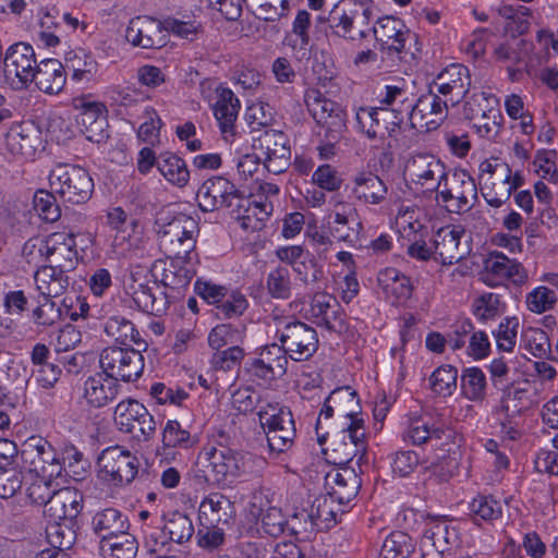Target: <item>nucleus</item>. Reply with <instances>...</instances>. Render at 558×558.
Segmentation results:
<instances>
[{
	"label": "nucleus",
	"mask_w": 558,
	"mask_h": 558,
	"mask_svg": "<svg viewBox=\"0 0 558 558\" xmlns=\"http://www.w3.org/2000/svg\"><path fill=\"white\" fill-rule=\"evenodd\" d=\"M333 218V225L330 227L332 235L339 241L353 242L362 229L353 204L338 201L335 204Z\"/></svg>",
	"instance_id": "obj_32"
},
{
	"label": "nucleus",
	"mask_w": 558,
	"mask_h": 558,
	"mask_svg": "<svg viewBox=\"0 0 558 558\" xmlns=\"http://www.w3.org/2000/svg\"><path fill=\"white\" fill-rule=\"evenodd\" d=\"M463 396L474 402L483 401L486 397V376L478 367H468L461 375Z\"/></svg>",
	"instance_id": "obj_46"
},
{
	"label": "nucleus",
	"mask_w": 558,
	"mask_h": 558,
	"mask_svg": "<svg viewBox=\"0 0 558 558\" xmlns=\"http://www.w3.org/2000/svg\"><path fill=\"white\" fill-rule=\"evenodd\" d=\"M197 444V438L182 428L178 421H168L162 430V450L169 454L168 450L173 448L190 449Z\"/></svg>",
	"instance_id": "obj_42"
},
{
	"label": "nucleus",
	"mask_w": 558,
	"mask_h": 558,
	"mask_svg": "<svg viewBox=\"0 0 558 558\" xmlns=\"http://www.w3.org/2000/svg\"><path fill=\"white\" fill-rule=\"evenodd\" d=\"M50 189L63 202L86 203L94 191V181L87 170L70 163H58L49 173Z\"/></svg>",
	"instance_id": "obj_4"
},
{
	"label": "nucleus",
	"mask_w": 558,
	"mask_h": 558,
	"mask_svg": "<svg viewBox=\"0 0 558 558\" xmlns=\"http://www.w3.org/2000/svg\"><path fill=\"white\" fill-rule=\"evenodd\" d=\"M39 135L32 128H21L9 137L11 149L26 158L33 157L39 144Z\"/></svg>",
	"instance_id": "obj_58"
},
{
	"label": "nucleus",
	"mask_w": 558,
	"mask_h": 558,
	"mask_svg": "<svg viewBox=\"0 0 558 558\" xmlns=\"http://www.w3.org/2000/svg\"><path fill=\"white\" fill-rule=\"evenodd\" d=\"M276 320V338L295 362L310 360L318 349L316 330L307 324L290 318L274 317Z\"/></svg>",
	"instance_id": "obj_5"
},
{
	"label": "nucleus",
	"mask_w": 558,
	"mask_h": 558,
	"mask_svg": "<svg viewBox=\"0 0 558 558\" xmlns=\"http://www.w3.org/2000/svg\"><path fill=\"white\" fill-rule=\"evenodd\" d=\"M463 235L464 229L460 226H445L435 232L433 236L434 252L444 265L456 264L469 254L468 245H461Z\"/></svg>",
	"instance_id": "obj_20"
},
{
	"label": "nucleus",
	"mask_w": 558,
	"mask_h": 558,
	"mask_svg": "<svg viewBox=\"0 0 558 558\" xmlns=\"http://www.w3.org/2000/svg\"><path fill=\"white\" fill-rule=\"evenodd\" d=\"M304 102L315 122L319 125L340 106L326 98L318 89L311 88L304 94Z\"/></svg>",
	"instance_id": "obj_55"
},
{
	"label": "nucleus",
	"mask_w": 558,
	"mask_h": 558,
	"mask_svg": "<svg viewBox=\"0 0 558 558\" xmlns=\"http://www.w3.org/2000/svg\"><path fill=\"white\" fill-rule=\"evenodd\" d=\"M125 38L135 47L159 49L167 44V32L163 22L149 16H137L131 20Z\"/></svg>",
	"instance_id": "obj_18"
},
{
	"label": "nucleus",
	"mask_w": 558,
	"mask_h": 558,
	"mask_svg": "<svg viewBox=\"0 0 558 558\" xmlns=\"http://www.w3.org/2000/svg\"><path fill=\"white\" fill-rule=\"evenodd\" d=\"M36 441L41 446V456L38 469H33L34 475L59 477L62 474L63 465L53 447L44 438H37Z\"/></svg>",
	"instance_id": "obj_57"
},
{
	"label": "nucleus",
	"mask_w": 558,
	"mask_h": 558,
	"mask_svg": "<svg viewBox=\"0 0 558 558\" xmlns=\"http://www.w3.org/2000/svg\"><path fill=\"white\" fill-rule=\"evenodd\" d=\"M496 422L499 424L501 433L507 435L509 439H517L520 435L518 418L521 416L520 410L512 407L499 404L493 412Z\"/></svg>",
	"instance_id": "obj_60"
},
{
	"label": "nucleus",
	"mask_w": 558,
	"mask_h": 558,
	"mask_svg": "<svg viewBox=\"0 0 558 558\" xmlns=\"http://www.w3.org/2000/svg\"><path fill=\"white\" fill-rule=\"evenodd\" d=\"M337 438L351 444L360 451L362 456H366L367 442H366V427L364 418H353L344 424L343 428L337 435Z\"/></svg>",
	"instance_id": "obj_59"
},
{
	"label": "nucleus",
	"mask_w": 558,
	"mask_h": 558,
	"mask_svg": "<svg viewBox=\"0 0 558 558\" xmlns=\"http://www.w3.org/2000/svg\"><path fill=\"white\" fill-rule=\"evenodd\" d=\"M451 436L452 432L449 428L435 425L423 417H413L403 434V439L414 446L429 444L438 448L442 445V439H449Z\"/></svg>",
	"instance_id": "obj_26"
},
{
	"label": "nucleus",
	"mask_w": 558,
	"mask_h": 558,
	"mask_svg": "<svg viewBox=\"0 0 558 558\" xmlns=\"http://www.w3.org/2000/svg\"><path fill=\"white\" fill-rule=\"evenodd\" d=\"M470 515L477 525L481 521L493 522L502 514V506L493 496L478 495L469 505Z\"/></svg>",
	"instance_id": "obj_45"
},
{
	"label": "nucleus",
	"mask_w": 558,
	"mask_h": 558,
	"mask_svg": "<svg viewBox=\"0 0 558 558\" xmlns=\"http://www.w3.org/2000/svg\"><path fill=\"white\" fill-rule=\"evenodd\" d=\"M120 388L116 380L104 373H97L85 380L84 398L90 407L99 409L113 401Z\"/></svg>",
	"instance_id": "obj_30"
},
{
	"label": "nucleus",
	"mask_w": 558,
	"mask_h": 558,
	"mask_svg": "<svg viewBox=\"0 0 558 558\" xmlns=\"http://www.w3.org/2000/svg\"><path fill=\"white\" fill-rule=\"evenodd\" d=\"M132 299L140 310L151 315H162L166 313L171 300L175 299L174 294L161 292L157 296L153 292V288L145 283H132L130 286Z\"/></svg>",
	"instance_id": "obj_34"
},
{
	"label": "nucleus",
	"mask_w": 558,
	"mask_h": 558,
	"mask_svg": "<svg viewBox=\"0 0 558 558\" xmlns=\"http://www.w3.org/2000/svg\"><path fill=\"white\" fill-rule=\"evenodd\" d=\"M56 193L39 190L34 195V207L40 218L48 222L57 221L61 216V209L57 204Z\"/></svg>",
	"instance_id": "obj_63"
},
{
	"label": "nucleus",
	"mask_w": 558,
	"mask_h": 558,
	"mask_svg": "<svg viewBox=\"0 0 558 558\" xmlns=\"http://www.w3.org/2000/svg\"><path fill=\"white\" fill-rule=\"evenodd\" d=\"M497 98L486 92H477L471 95L463 105V116L468 120H475L484 114H497Z\"/></svg>",
	"instance_id": "obj_48"
},
{
	"label": "nucleus",
	"mask_w": 558,
	"mask_h": 558,
	"mask_svg": "<svg viewBox=\"0 0 558 558\" xmlns=\"http://www.w3.org/2000/svg\"><path fill=\"white\" fill-rule=\"evenodd\" d=\"M386 183L372 171L357 172L352 179L351 194L365 205H378L386 199Z\"/></svg>",
	"instance_id": "obj_25"
},
{
	"label": "nucleus",
	"mask_w": 558,
	"mask_h": 558,
	"mask_svg": "<svg viewBox=\"0 0 558 558\" xmlns=\"http://www.w3.org/2000/svg\"><path fill=\"white\" fill-rule=\"evenodd\" d=\"M104 330L122 345H130V342L140 343V332L135 329L133 323L123 316L109 317L105 322Z\"/></svg>",
	"instance_id": "obj_43"
},
{
	"label": "nucleus",
	"mask_w": 558,
	"mask_h": 558,
	"mask_svg": "<svg viewBox=\"0 0 558 558\" xmlns=\"http://www.w3.org/2000/svg\"><path fill=\"white\" fill-rule=\"evenodd\" d=\"M310 315L314 322L330 331L341 330L345 324L341 317L340 304L328 293L317 292L310 304Z\"/></svg>",
	"instance_id": "obj_24"
},
{
	"label": "nucleus",
	"mask_w": 558,
	"mask_h": 558,
	"mask_svg": "<svg viewBox=\"0 0 558 558\" xmlns=\"http://www.w3.org/2000/svg\"><path fill=\"white\" fill-rule=\"evenodd\" d=\"M113 421L121 433L132 434L137 440L148 441L156 433L154 416L134 399H125L117 404Z\"/></svg>",
	"instance_id": "obj_9"
},
{
	"label": "nucleus",
	"mask_w": 558,
	"mask_h": 558,
	"mask_svg": "<svg viewBox=\"0 0 558 558\" xmlns=\"http://www.w3.org/2000/svg\"><path fill=\"white\" fill-rule=\"evenodd\" d=\"M163 530L168 538L178 544L190 541L194 534L192 520L185 513L179 511L169 514L163 523Z\"/></svg>",
	"instance_id": "obj_49"
},
{
	"label": "nucleus",
	"mask_w": 558,
	"mask_h": 558,
	"mask_svg": "<svg viewBox=\"0 0 558 558\" xmlns=\"http://www.w3.org/2000/svg\"><path fill=\"white\" fill-rule=\"evenodd\" d=\"M498 14L507 20L505 28L511 36L522 35L527 32L530 27V10L527 8L502 4L498 8Z\"/></svg>",
	"instance_id": "obj_50"
},
{
	"label": "nucleus",
	"mask_w": 558,
	"mask_h": 558,
	"mask_svg": "<svg viewBox=\"0 0 558 558\" xmlns=\"http://www.w3.org/2000/svg\"><path fill=\"white\" fill-rule=\"evenodd\" d=\"M240 196V191L230 180L214 175L198 187L196 201L203 211L211 213L222 207H232Z\"/></svg>",
	"instance_id": "obj_14"
},
{
	"label": "nucleus",
	"mask_w": 558,
	"mask_h": 558,
	"mask_svg": "<svg viewBox=\"0 0 558 558\" xmlns=\"http://www.w3.org/2000/svg\"><path fill=\"white\" fill-rule=\"evenodd\" d=\"M260 518L263 531L272 537H278L283 534L286 530L294 534L298 533L295 526L289 525L281 510L277 507H268Z\"/></svg>",
	"instance_id": "obj_62"
},
{
	"label": "nucleus",
	"mask_w": 558,
	"mask_h": 558,
	"mask_svg": "<svg viewBox=\"0 0 558 558\" xmlns=\"http://www.w3.org/2000/svg\"><path fill=\"white\" fill-rule=\"evenodd\" d=\"M372 33L385 48L398 53L404 51L405 41L410 37V32L405 29L403 22L393 16L377 19Z\"/></svg>",
	"instance_id": "obj_28"
},
{
	"label": "nucleus",
	"mask_w": 558,
	"mask_h": 558,
	"mask_svg": "<svg viewBox=\"0 0 558 558\" xmlns=\"http://www.w3.org/2000/svg\"><path fill=\"white\" fill-rule=\"evenodd\" d=\"M330 402L335 404L336 415L348 421L361 418L360 399L349 386L336 388L330 392Z\"/></svg>",
	"instance_id": "obj_39"
},
{
	"label": "nucleus",
	"mask_w": 558,
	"mask_h": 558,
	"mask_svg": "<svg viewBox=\"0 0 558 558\" xmlns=\"http://www.w3.org/2000/svg\"><path fill=\"white\" fill-rule=\"evenodd\" d=\"M266 289L274 299H290L292 295V280L289 269L283 266L271 269L266 278Z\"/></svg>",
	"instance_id": "obj_52"
},
{
	"label": "nucleus",
	"mask_w": 558,
	"mask_h": 558,
	"mask_svg": "<svg viewBox=\"0 0 558 558\" xmlns=\"http://www.w3.org/2000/svg\"><path fill=\"white\" fill-rule=\"evenodd\" d=\"M157 226L159 247L167 258L190 260L199 231L198 222L186 214L177 213L159 219Z\"/></svg>",
	"instance_id": "obj_2"
},
{
	"label": "nucleus",
	"mask_w": 558,
	"mask_h": 558,
	"mask_svg": "<svg viewBox=\"0 0 558 558\" xmlns=\"http://www.w3.org/2000/svg\"><path fill=\"white\" fill-rule=\"evenodd\" d=\"M378 281L387 293H391L398 301H405L411 298L413 287L410 278L396 268L389 267L381 270Z\"/></svg>",
	"instance_id": "obj_41"
},
{
	"label": "nucleus",
	"mask_w": 558,
	"mask_h": 558,
	"mask_svg": "<svg viewBox=\"0 0 558 558\" xmlns=\"http://www.w3.org/2000/svg\"><path fill=\"white\" fill-rule=\"evenodd\" d=\"M405 173L414 184L437 192L448 171L434 155L416 154L407 161Z\"/></svg>",
	"instance_id": "obj_16"
},
{
	"label": "nucleus",
	"mask_w": 558,
	"mask_h": 558,
	"mask_svg": "<svg viewBox=\"0 0 558 558\" xmlns=\"http://www.w3.org/2000/svg\"><path fill=\"white\" fill-rule=\"evenodd\" d=\"M101 477L114 485H128L138 472V459L119 446L106 448L98 458Z\"/></svg>",
	"instance_id": "obj_11"
},
{
	"label": "nucleus",
	"mask_w": 558,
	"mask_h": 558,
	"mask_svg": "<svg viewBox=\"0 0 558 558\" xmlns=\"http://www.w3.org/2000/svg\"><path fill=\"white\" fill-rule=\"evenodd\" d=\"M247 307L248 301L245 295L239 291H232L216 306V315L220 319H231L243 315Z\"/></svg>",
	"instance_id": "obj_64"
},
{
	"label": "nucleus",
	"mask_w": 558,
	"mask_h": 558,
	"mask_svg": "<svg viewBox=\"0 0 558 558\" xmlns=\"http://www.w3.org/2000/svg\"><path fill=\"white\" fill-rule=\"evenodd\" d=\"M240 110V101L229 88L218 90V100L214 106V114L223 134H233L234 123Z\"/></svg>",
	"instance_id": "obj_37"
},
{
	"label": "nucleus",
	"mask_w": 558,
	"mask_h": 558,
	"mask_svg": "<svg viewBox=\"0 0 558 558\" xmlns=\"http://www.w3.org/2000/svg\"><path fill=\"white\" fill-rule=\"evenodd\" d=\"M408 96H412L404 84L386 85L379 94L378 102L383 120L387 121L389 138L397 140L402 132L405 118L409 119Z\"/></svg>",
	"instance_id": "obj_13"
},
{
	"label": "nucleus",
	"mask_w": 558,
	"mask_h": 558,
	"mask_svg": "<svg viewBox=\"0 0 558 558\" xmlns=\"http://www.w3.org/2000/svg\"><path fill=\"white\" fill-rule=\"evenodd\" d=\"M430 86L442 97L448 98L450 106L454 107L469 93L471 87L470 71L461 63H452L434 78Z\"/></svg>",
	"instance_id": "obj_17"
},
{
	"label": "nucleus",
	"mask_w": 558,
	"mask_h": 558,
	"mask_svg": "<svg viewBox=\"0 0 558 558\" xmlns=\"http://www.w3.org/2000/svg\"><path fill=\"white\" fill-rule=\"evenodd\" d=\"M47 262L70 272L76 268L78 252L73 233L53 232L48 235Z\"/></svg>",
	"instance_id": "obj_21"
},
{
	"label": "nucleus",
	"mask_w": 558,
	"mask_h": 558,
	"mask_svg": "<svg viewBox=\"0 0 558 558\" xmlns=\"http://www.w3.org/2000/svg\"><path fill=\"white\" fill-rule=\"evenodd\" d=\"M37 64L34 48L26 43H15L7 49L2 60L4 78L16 89L24 88L32 83Z\"/></svg>",
	"instance_id": "obj_10"
},
{
	"label": "nucleus",
	"mask_w": 558,
	"mask_h": 558,
	"mask_svg": "<svg viewBox=\"0 0 558 558\" xmlns=\"http://www.w3.org/2000/svg\"><path fill=\"white\" fill-rule=\"evenodd\" d=\"M83 509V495L75 488L63 487L53 492L46 504L44 515L47 522H68L76 520Z\"/></svg>",
	"instance_id": "obj_19"
},
{
	"label": "nucleus",
	"mask_w": 558,
	"mask_h": 558,
	"mask_svg": "<svg viewBox=\"0 0 558 558\" xmlns=\"http://www.w3.org/2000/svg\"><path fill=\"white\" fill-rule=\"evenodd\" d=\"M311 24V14L306 10H300L293 21L291 35L286 38L287 45L292 50L302 52V57L306 54L310 45Z\"/></svg>",
	"instance_id": "obj_47"
},
{
	"label": "nucleus",
	"mask_w": 558,
	"mask_h": 558,
	"mask_svg": "<svg viewBox=\"0 0 558 558\" xmlns=\"http://www.w3.org/2000/svg\"><path fill=\"white\" fill-rule=\"evenodd\" d=\"M69 272L50 264L40 265L34 279L41 296L58 298L63 294L70 284Z\"/></svg>",
	"instance_id": "obj_31"
},
{
	"label": "nucleus",
	"mask_w": 558,
	"mask_h": 558,
	"mask_svg": "<svg viewBox=\"0 0 558 558\" xmlns=\"http://www.w3.org/2000/svg\"><path fill=\"white\" fill-rule=\"evenodd\" d=\"M375 8L369 0H342L329 12L328 24L333 33L348 40H361L372 32Z\"/></svg>",
	"instance_id": "obj_3"
},
{
	"label": "nucleus",
	"mask_w": 558,
	"mask_h": 558,
	"mask_svg": "<svg viewBox=\"0 0 558 558\" xmlns=\"http://www.w3.org/2000/svg\"><path fill=\"white\" fill-rule=\"evenodd\" d=\"M93 530L101 538V542L126 533L129 526L126 517L116 508H106L93 517Z\"/></svg>",
	"instance_id": "obj_35"
},
{
	"label": "nucleus",
	"mask_w": 558,
	"mask_h": 558,
	"mask_svg": "<svg viewBox=\"0 0 558 558\" xmlns=\"http://www.w3.org/2000/svg\"><path fill=\"white\" fill-rule=\"evenodd\" d=\"M99 365L105 375L117 383L137 380L144 371V356L131 345H110L99 355Z\"/></svg>",
	"instance_id": "obj_8"
},
{
	"label": "nucleus",
	"mask_w": 558,
	"mask_h": 558,
	"mask_svg": "<svg viewBox=\"0 0 558 558\" xmlns=\"http://www.w3.org/2000/svg\"><path fill=\"white\" fill-rule=\"evenodd\" d=\"M243 326H233L232 324H219L214 327L208 335V344L213 350H219L226 345H235L244 339Z\"/></svg>",
	"instance_id": "obj_53"
},
{
	"label": "nucleus",
	"mask_w": 558,
	"mask_h": 558,
	"mask_svg": "<svg viewBox=\"0 0 558 558\" xmlns=\"http://www.w3.org/2000/svg\"><path fill=\"white\" fill-rule=\"evenodd\" d=\"M481 280L489 287H498L510 280L517 286L527 280V272L517 260L510 259L501 252H492L485 259Z\"/></svg>",
	"instance_id": "obj_15"
},
{
	"label": "nucleus",
	"mask_w": 558,
	"mask_h": 558,
	"mask_svg": "<svg viewBox=\"0 0 558 558\" xmlns=\"http://www.w3.org/2000/svg\"><path fill=\"white\" fill-rule=\"evenodd\" d=\"M86 140L101 143L109 137L106 108L99 102L85 104L76 118Z\"/></svg>",
	"instance_id": "obj_23"
},
{
	"label": "nucleus",
	"mask_w": 558,
	"mask_h": 558,
	"mask_svg": "<svg viewBox=\"0 0 558 558\" xmlns=\"http://www.w3.org/2000/svg\"><path fill=\"white\" fill-rule=\"evenodd\" d=\"M253 150L260 156L268 172L279 174L290 165L291 149L286 134L277 130H266L253 140Z\"/></svg>",
	"instance_id": "obj_12"
},
{
	"label": "nucleus",
	"mask_w": 558,
	"mask_h": 558,
	"mask_svg": "<svg viewBox=\"0 0 558 558\" xmlns=\"http://www.w3.org/2000/svg\"><path fill=\"white\" fill-rule=\"evenodd\" d=\"M106 546H108L111 558H135L138 551L136 538L128 532L104 542L102 549Z\"/></svg>",
	"instance_id": "obj_61"
},
{
	"label": "nucleus",
	"mask_w": 558,
	"mask_h": 558,
	"mask_svg": "<svg viewBox=\"0 0 558 558\" xmlns=\"http://www.w3.org/2000/svg\"><path fill=\"white\" fill-rule=\"evenodd\" d=\"M157 169L171 184L183 187L190 180V171L185 161L179 156L166 151L159 155Z\"/></svg>",
	"instance_id": "obj_38"
},
{
	"label": "nucleus",
	"mask_w": 558,
	"mask_h": 558,
	"mask_svg": "<svg viewBox=\"0 0 558 558\" xmlns=\"http://www.w3.org/2000/svg\"><path fill=\"white\" fill-rule=\"evenodd\" d=\"M267 465L262 456L236 451L227 447L204 448L199 453L193 476L197 484L227 485L243 476H259Z\"/></svg>",
	"instance_id": "obj_1"
},
{
	"label": "nucleus",
	"mask_w": 558,
	"mask_h": 558,
	"mask_svg": "<svg viewBox=\"0 0 558 558\" xmlns=\"http://www.w3.org/2000/svg\"><path fill=\"white\" fill-rule=\"evenodd\" d=\"M32 83L46 94H59L66 82V74L63 64L57 59H44L38 62L33 72Z\"/></svg>",
	"instance_id": "obj_29"
},
{
	"label": "nucleus",
	"mask_w": 558,
	"mask_h": 558,
	"mask_svg": "<svg viewBox=\"0 0 558 558\" xmlns=\"http://www.w3.org/2000/svg\"><path fill=\"white\" fill-rule=\"evenodd\" d=\"M477 199V187L474 179L465 170L447 173L436 192V201L450 214L469 211Z\"/></svg>",
	"instance_id": "obj_7"
},
{
	"label": "nucleus",
	"mask_w": 558,
	"mask_h": 558,
	"mask_svg": "<svg viewBox=\"0 0 558 558\" xmlns=\"http://www.w3.org/2000/svg\"><path fill=\"white\" fill-rule=\"evenodd\" d=\"M76 520L68 522H48L46 527L47 537L50 544L59 549H69L76 539Z\"/></svg>",
	"instance_id": "obj_54"
},
{
	"label": "nucleus",
	"mask_w": 558,
	"mask_h": 558,
	"mask_svg": "<svg viewBox=\"0 0 558 558\" xmlns=\"http://www.w3.org/2000/svg\"><path fill=\"white\" fill-rule=\"evenodd\" d=\"M429 99L432 95H422L416 100L412 96H408V105L410 106L409 121L411 126L417 130L429 131L436 129L438 125H434L432 110L429 106Z\"/></svg>",
	"instance_id": "obj_44"
},
{
	"label": "nucleus",
	"mask_w": 558,
	"mask_h": 558,
	"mask_svg": "<svg viewBox=\"0 0 558 558\" xmlns=\"http://www.w3.org/2000/svg\"><path fill=\"white\" fill-rule=\"evenodd\" d=\"M235 515L233 502L220 493L209 494L199 505L201 524L229 525Z\"/></svg>",
	"instance_id": "obj_27"
},
{
	"label": "nucleus",
	"mask_w": 558,
	"mask_h": 558,
	"mask_svg": "<svg viewBox=\"0 0 558 558\" xmlns=\"http://www.w3.org/2000/svg\"><path fill=\"white\" fill-rule=\"evenodd\" d=\"M458 369L452 365L437 367L429 377L430 389L442 397H450L457 389Z\"/></svg>",
	"instance_id": "obj_56"
},
{
	"label": "nucleus",
	"mask_w": 558,
	"mask_h": 558,
	"mask_svg": "<svg viewBox=\"0 0 558 558\" xmlns=\"http://www.w3.org/2000/svg\"><path fill=\"white\" fill-rule=\"evenodd\" d=\"M235 207L233 214L241 228L252 232L262 229L264 220L270 215L269 208H271L270 204L266 202L252 201L242 195L238 199Z\"/></svg>",
	"instance_id": "obj_33"
},
{
	"label": "nucleus",
	"mask_w": 558,
	"mask_h": 558,
	"mask_svg": "<svg viewBox=\"0 0 558 558\" xmlns=\"http://www.w3.org/2000/svg\"><path fill=\"white\" fill-rule=\"evenodd\" d=\"M185 262L183 259H170L169 266L162 268L160 282L169 290L166 292L174 294L175 299L181 295L192 279L190 270L180 265Z\"/></svg>",
	"instance_id": "obj_40"
},
{
	"label": "nucleus",
	"mask_w": 558,
	"mask_h": 558,
	"mask_svg": "<svg viewBox=\"0 0 558 558\" xmlns=\"http://www.w3.org/2000/svg\"><path fill=\"white\" fill-rule=\"evenodd\" d=\"M383 112L377 107L364 106L355 111V121L359 130L366 135L368 140H385L389 138V126L387 121L383 120Z\"/></svg>",
	"instance_id": "obj_36"
},
{
	"label": "nucleus",
	"mask_w": 558,
	"mask_h": 558,
	"mask_svg": "<svg viewBox=\"0 0 558 558\" xmlns=\"http://www.w3.org/2000/svg\"><path fill=\"white\" fill-rule=\"evenodd\" d=\"M257 415L260 426L267 428V442L271 452L282 453L293 446L296 430L288 407L267 402L260 405Z\"/></svg>",
	"instance_id": "obj_6"
},
{
	"label": "nucleus",
	"mask_w": 558,
	"mask_h": 558,
	"mask_svg": "<svg viewBox=\"0 0 558 558\" xmlns=\"http://www.w3.org/2000/svg\"><path fill=\"white\" fill-rule=\"evenodd\" d=\"M413 550L412 538L403 532L395 531L385 538L379 558H409Z\"/></svg>",
	"instance_id": "obj_51"
},
{
	"label": "nucleus",
	"mask_w": 558,
	"mask_h": 558,
	"mask_svg": "<svg viewBox=\"0 0 558 558\" xmlns=\"http://www.w3.org/2000/svg\"><path fill=\"white\" fill-rule=\"evenodd\" d=\"M362 481L351 468L331 470L326 475V489L331 500L338 506H345L352 501L361 488Z\"/></svg>",
	"instance_id": "obj_22"
}]
</instances>
